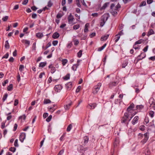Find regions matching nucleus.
<instances>
[{"label": "nucleus", "instance_id": "1", "mask_svg": "<svg viewBox=\"0 0 155 155\" xmlns=\"http://www.w3.org/2000/svg\"><path fill=\"white\" fill-rule=\"evenodd\" d=\"M136 109V107H134V104L133 103L131 104L128 107L127 109V112L125 113V115L126 116L128 115L134 116L137 112Z\"/></svg>", "mask_w": 155, "mask_h": 155}, {"label": "nucleus", "instance_id": "2", "mask_svg": "<svg viewBox=\"0 0 155 155\" xmlns=\"http://www.w3.org/2000/svg\"><path fill=\"white\" fill-rule=\"evenodd\" d=\"M120 7V6L119 4H117L115 6L114 4H112L111 5V14L114 15H116L117 13V11L118 9Z\"/></svg>", "mask_w": 155, "mask_h": 155}, {"label": "nucleus", "instance_id": "3", "mask_svg": "<svg viewBox=\"0 0 155 155\" xmlns=\"http://www.w3.org/2000/svg\"><path fill=\"white\" fill-rule=\"evenodd\" d=\"M133 117H122L121 120V122L122 124H124L126 125H127L129 122L131 120Z\"/></svg>", "mask_w": 155, "mask_h": 155}, {"label": "nucleus", "instance_id": "4", "mask_svg": "<svg viewBox=\"0 0 155 155\" xmlns=\"http://www.w3.org/2000/svg\"><path fill=\"white\" fill-rule=\"evenodd\" d=\"M88 149L87 148H84L82 145H80L78 148V151L82 153L81 155H84V151Z\"/></svg>", "mask_w": 155, "mask_h": 155}, {"label": "nucleus", "instance_id": "5", "mask_svg": "<svg viewBox=\"0 0 155 155\" xmlns=\"http://www.w3.org/2000/svg\"><path fill=\"white\" fill-rule=\"evenodd\" d=\"M101 84L98 83L97 85L95 86L93 90V93L94 94H97L99 91L101 86Z\"/></svg>", "mask_w": 155, "mask_h": 155}, {"label": "nucleus", "instance_id": "6", "mask_svg": "<svg viewBox=\"0 0 155 155\" xmlns=\"http://www.w3.org/2000/svg\"><path fill=\"white\" fill-rule=\"evenodd\" d=\"M63 88L62 86L60 84L56 85L54 87V90L56 92H60Z\"/></svg>", "mask_w": 155, "mask_h": 155}, {"label": "nucleus", "instance_id": "7", "mask_svg": "<svg viewBox=\"0 0 155 155\" xmlns=\"http://www.w3.org/2000/svg\"><path fill=\"white\" fill-rule=\"evenodd\" d=\"M149 103L150 104V107L155 110V101L153 98H150L149 100Z\"/></svg>", "mask_w": 155, "mask_h": 155}, {"label": "nucleus", "instance_id": "8", "mask_svg": "<svg viewBox=\"0 0 155 155\" xmlns=\"http://www.w3.org/2000/svg\"><path fill=\"white\" fill-rule=\"evenodd\" d=\"M148 134L149 133H146L144 134V138L141 141V143H142V144H144L148 140L149 138Z\"/></svg>", "mask_w": 155, "mask_h": 155}, {"label": "nucleus", "instance_id": "9", "mask_svg": "<svg viewBox=\"0 0 155 155\" xmlns=\"http://www.w3.org/2000/svg\"><path fill=\"white\" fill-rule=\"evenodd\" d=\"M84 141L81 142L82 145L85 146L87 143L89 141V138L87 136H85L83 138Z\"/></svg>", "mask_w": 155, "mask_h": 155}, {"label": "nucleus", "instance_id": "10", "mask_svg": "<svg viewBox=\"0 0 155 155\" xmlns=\"http://www.w3.org/2000/svg\"><path fill=\"white\" fill-rule=\"evenodd\" d=\"M119 144V138L118 137H116L114 140V148L118 146Z\"/></svg>", "mask_w": 155, "mask_h": 155}, {"label": "nucleus", "instance_id": "11", "mask_svg": "<svg viewBox=\"0 0 155 155\" xmlns=\"http://www.w3.org/2000/svg\"><path fill=\"white\" fill-rule=\"evenodd\" d=\"M26 134L25 133H21L19 137V140L21 142H23L24 140L25 139Z\"/></svg>", "mask_w": 155, "mask_h": 155}, {"label": "nucleus", "instance_id": "12", "mask_svg": "<svg viewBox=\"0 0 155 155\" xmlns=\"http://www.w3.org/2000/svg\"><path fill=\"white\" fill-rule=\"evenodd\" d=\"M68 22L70 24H73L74 23H73L74 18L70 14L68 18Z\"/></svg>", "mask_w": 155, "mask_h": 155}, {"label": "nucleus", "instance_id": "13", "mask_svg": "<svg viewBox=\"0 0 155 155\" xmlns=\"http://www.w3.org/2000/svg\"><path fill=\"white\" fill-rule=\"evenodd\" d=\"M96 106V104L95 103L90 104L87 106V107L91 109H94Z\"/></svg>", "mask_w": 155, "mask_h": 155}, {"label": "nucleus", "instance_id": "14", "mask_svg": "<svg viewBox=\"0 0 155 155\" xmlns=\"http://www.w3.org/2000/svg\"><path fill=\"white\" fill-rule=\"evenodd\" d=\"M36 36L37 38L41 39L43 37L44 35L41 32H38L36 34Z\"/></svg>", "mask_w": 155, "mask_h": 155}, {"label": "nucleus", "instance_id": "15", "mask_svg": "<svg viewBox=\"0 0 155 155\" xmlns=\"http://www.w3.org/2000/svg\"><path fill=\"white\" fill-rule=\"evenodd\" d=\"M48 68L51 69V71L52 73H54L56 69L53 66L52 64L49 65Z\"/></svg>", "mask_w": 155, "mask_h": 155}, {"label": "nucleus", "instance_id": "16", "mask_svg": "<svg viewBox=\"0 0 155 155\" xmlns=\"http://www.w3.org/2000/svg\"><path fill=\"white\" fill-rule=\"evenodd\" d=\"M72 104L71 102L70 103L65 105L64 106V109L66 110H68L70 108Z\"/></svg>", "mask_w": 155, "mask_h": 155}, {"label": "nucleus", "instance_id": "17", "mask_svg": "<svg viewBox=\"0 0 155 155\" xmlns=\"http://www.w3.org/2000/svg\"><path fill=\"white\" fill-rule=\"evenodd\" d=\"M145 155H150V152L148 148H147L145 149L144 151Z\"/></svg>", "mask_w": 155, "mask_h": 155}, {"label": "nucleus", "instance_id": "18", "mask_svg": "<svg viewBox=\"0 0 155 155\" xmlns=\"http://www.w3.org/2000/svg\"><path fill=\"white\" fill-rule=\"evenodd\" d=\"M109 35H106L104 36H102L101 39V41H104L106 40L107 39V38H108L109 37Z\"/></svg>", "mask_w": 155, "mask_h": 155}, {"label": "nucleus", "instance_id": "19", "mask_svg": "<svg viewBox=\"0 0 155 155\" xmlns=\"http://www.w3.org/2000/svg\"><path fill=\"white\" fill-rule=\"evenodd\" d=\"M139 117H135L132 121V124L134 125L136 124L139 119Z\"/></svg>", "mask_w": 155, "mask_h": 155}, {"label": "nucleus", "instance_id": "20", "mask_svg": "<svg viewBox=\"0 0 155 155\" xmlns=\"http://www.w3.org/2000/svg\"><path fill=\"white\" fill-rule=\"evenodd\" d=\"M22 42L23 43L25 44L27 46H29L30 43V41L27 40H22Z\"/></svg>", "mask_w": 155, "mask_h": 155}, {"label": "nucleus", "instance_id": "21", "mask_svg": "<svg viewBox=\"0 0 155 155\" xmlns=\"http://www.w3.org/2000/svg\"><path fill=\"white\" fill-rule=\"evenodd\" d=\"M89 26V24L87 23L85 25L84 31L85 32H87L88 31V28Z\"/></svg>", "mask_w": 155, "mask_h": 155}, {"label": "nucleus", "instance_id": "22", "mask_svg": "<svg viewBox=\"0 0 155 155\" xmlns=\"http://www.w3.org/2000/svg\"><path fill=\"white\" fill-rule=\"evenodd\" d=\"M59 36V35L58 33L55 32L52 35V37L54 38H58Z\"/></svg>", "mask_w": 155, "mask_h": 155}, {"label": "nucleus", "instance_id": "23", "mask_svg": "<svg viewBox=\"0 0 155 155\" xmlns=\"http://www.w3.org/2000/svg\"><path fill=\"white\" fill-rule=\"evenodd\" d=\"M149 121V118L148 117H145L144 120V124L147 126V124Z\"/></svg>", "mask_w": 155, "mask_h": 155}, {"label": "nucleus", "instance_id": "24", "mask_svg": "<svg viewBox=\"0 0 155 155\" xmlns=\"http://www.w3.org/2000/svg\"><path fill=\"white\" fill-rule=\"evenodd\" d=\"M47 64L46 62H41L39 64V67H43L45 66Z\"/></svg>", "mask_w": 155, "mask_h": 155}, {"label": "nucleus", "instance_id": "25", "mask_svg": "<svg viewBox=\"0 0 155 155\" xmlns=\"http://www.w3.org/2000/svg\"><path fill=\"white\" fill-rule=\"evenodd\" d=\"M144 41V40L142 39H140L138 41H136L135 42V44L136 45L138 44H140L142 43Z\"/></svg>", "mask_w": 155, "mask_h": 155}, {"label": "nucleus", "instance_id": "26", "mask_svg": "<svg viewBox=\"0 0 155 155\" xmlns=\"http://www.w3.org/2000/svg\"><path fill=\"white\" fill-rule=\"evenodd\" d=\"M72 125L71 124H70L68 127L67 129V132L70 131L71 129L72 128Z\"/></svg>", "mask_w": 155, "mask_h": 155}, {"label": "nucleus", "instance_id": "27", "mask_svg": "<svg viewBox=\"0 0 155 155\" xmlns=\"http://www.w3.org/2000/svg\"><path fill=\"white\" fill-rule=\"evenodd\" d=\"M13 85L12 84H10L7 87V90L8 91H11L12 90Z\"/></svg>", "mask_w": 155, "mask_h": 155}, {"label": "nucleus", "instance_id": "28", "mask_svg": "<svg viewBox=\"0 0 155 155\" xmlns=\"http://www.w3.org/2000/svg\"><path fill=\"white\" fill-rule=\"evenodd\" d=\"M106 46V44H105L102 46L98 48V51H101L103 50L104 48H105V47Z\"/></svg>", "mask_w": 155, "mask_h": 155}, {"label": "nucleus", "instance_id": "29", "mask_svg": "<svg viewBox=\"0 0 155 155\" xmlns=\"http://www.w3.org/2000/svg\"><path fill=\"white\" fill-rule=\"evenodd\" d=\"M24 68V67L23 65L21 64L19 65V69L20 71H22L23 70Z\"/></svg>", "mask_w": 155, "mask_h": 155}, {"label": "nucleus", "instance_id": "30", "mask_svg": "<svg viewBox=\"0 0 155 155\" xmlns=\"http://www.w3.org/2000/svg\"><path fill=\"white\" fill-rule=\"evenodd\" d=\"M143 108V106L142 105H137L136 107V109L137 110H140L142 109Z\"/></svg>", "mask_w": 155, "mask_h": 155}, {"label": "nucleus", "instance_id": "31", "mask_svg": "<svg viewBox=\"0 0 155 155\" xmlns=\"http://www.w3.org/2000/svg\"><path fill=\"white\" fill-rule=\"evenodd\" d=\"M51 102V101L48 99H45L44 100V104H47L49 103H50Z\"/></svg>", "mask_w": 155, "mask_h": 155}, {"label": "nucleus", "instance_id": "32", "mask_svg": "<svg viewBox=\"0 0 155 155\" xmlns=\"http://www.w3.org/2000/svg\"><path fill=\"white\" fill-rule=\"evenodd\" d=\"M6 120H5V121H3V122L2 123V125L1 126V128L2 129H3L5 127V123L6 122Z\"/></svg>", "mask_w": 155, "mask_h": 155}, {"label": "nucleus", "instance_id": "33", "mask_svg": "<svg viewBox=\"0 0 155 155\" xmlns=\"http://www.w3.org/2000/svg\"><path fill=\"white\" fill-rule=\"evenodd\" d=\"M62 64L64 65H65V64L67 62L68 60L66 59H63L62 60Z\"/></svg>", "mask_w": 155, "mask_h": 155}, {"label": "nucleus", "instance_id": "34", "mask_svg": "<svg viewBox=\"0 0 155 155\" xmlns=\"http://www.w3.org/2000/svg\"><path fill=\"white\" fill-rule=\"evenodd\" d=\"M16 150V148L14 147H11L9 149L10 151L13 152H14Z\"/></svg>", "mask_w": 155, "mask_h": 155}, {"label": "nucleus", "instance_id": "35", "mask_svg": "<svg viewBox=\"0 0 155 155\" xmlns=\"http://www.w3.org/2000/svg\"><path fill=\"white\" fill-rule=\"evenodd\" d=\"M8 16H5V17H4L2 18V20L4 21H7V20L8 19Z\"/></svg>", "mask_w": 155, "mask_h": 155}, {"label": "nucleus", "instance_id": "36", "mask_svg": "<svg viewBox=\"0 0 155 155\" xmlns=\"http://www.w3.org/2000/svg\"><path fill=\"white\" fill-rule=\"evenodd\" d=\"M139 129L143 131L145 129V126L144 125H142L140 127Z\"/></svg>", "mask_w": 155, "mask_h": 155}, {"label": "nucleus", "instance_id": "37", "mask_svg": "<svg viewBox=\"0 0 155 155\" xmlns=\"http://www.w3.org/2000/svg\"><path fill=\"white\" fill-rule=\"evenodd\" d=\"M108 3H105L104 5L101 8V10H102L105 8L108 5Z\"/></svg>", "mask_w": 155, "mask_h": 155}, {"label": "nucleus", "instance_id": "38", "mask_svg": "<svg viewBox=\"0 0 155 155\" xmlns=\"http://www.w3.org/2000/svg\"><path fill=\"white\" fill-rule=\"evenodd\" d=\"M82 55V51L81 50L77 54L78 57L80 58L81 57Z\"/></svg>", "mask_w": 155, "mask_h": 155}, {"label": "nucleus", "instance_id": "39", "mask_svg": "<svg viewBox=\"0 0 155 155\" xmlns=\"http://www.w3.org/2000/svg\"><path fill=\"white\" fill-rule=\"evenodd\" d=\"M8 96V94H5L3 96V97L2 98V100L3 101H4L7 98V97Z\"/></svg>", "mask_w": 155, "mask_h": 155}, {"label": "nucleus", "instance_id": "40", "mask_svg": "<svg viewBox=\"0 0 155 155\" xmlns=\"http://www.w3.org/2000/svg\"><path fill=\"white\" fill-rule=\"evenodd\" d=\"M80 27L79 25H76L73 26V29H77Z\"/></svg>", "mask_w": 155, "mask_h": 155}, {"label": "nucleus", "instance_id": "41", "mask_svg": "<svg viewBox=\"0 0 155 155\" xmlns=\"http://www.w3.org/2000/svg\"><path fill=\"white\" fill-rule=\"evenodd\" d=\"M5 47L7 48H9V45L8 41H5Z\"/></svg>", "mask_w": 155, "mask_h": 155}, {"label": "nucleus", "instance_id": "42", "mask_svg": "<svg viewBox=\"0 0 155 155\" xmlns=\"http://www.w3.org/2000/svg\"><path fill=\"white\" fill-rule=\"evenodd\" d=\"M143 137V134H142L141 133H139L138 135V139H141Z\"/></svg>", "mask_w": 155, "mask_h": 155}, {"label": "nucleus", "instance_id": "43", "mask_svg": "<svg viewBox=\"0 0 155 155\" xmlns=\"http://www.w3.org/2000/svg\"><path fill=\"white\" fill-rule=\"evenodd\" d=\"M64 152V149H62L61 150H60L57 155H62Z\"/></svg>", "mask_w": 155, "mask_h": 155}, {"label": "nucleus", "instance_id": "44", "mask_svg": "<svg viewBox=\"0 0 155 155\" xmlns=\"http://www.w3.org/2000/svg\"><path fill=\"white\" fill-rule=\"evenodd\" d=\"M18 139H16L14 142V146L15 147H18Z\"/></svg>", "mask_w": 155, "mask_h": 155}, {"label": "nucleus", "instance_id": "45", "mask_svg": "<svg viewBox=\"0 0 155 155\" xmlns=\"http://www.w3.org/2000/svg\"><path fill=\"white\" fill-rule=\"evenodd\" d=\"M63 78L65 80H67L69 78V75L67 74L66 76L64 77Z\"/></svg>", "mask_w": 155, "mask_h": 155}, {"label": "nucleus", "instance_id": "46", "mask_svg": "<svg viewBox=\"0 0 155 155\" xmlns=\"http://www.w3.org/2000/svg\"><path fill=\"white\" fill-rule=\"evenodd\" d=\"M81 86H78L76 90V92L78 93V92H79V91H80V90H81Z\"/></svg>", "mask_w": 155, "mask_h": 155}, {"label": "nucleus", "instance_id": "47", "mask_svg": "<svg viewBox=\"0 0 155 155\" xmlns=\"http://www.w3.org/2000/svg\"><path fill=\"white\" fill-rule=\"evenodd\" d=\"M17 78L18 81L19 82L21 80V78L20 77V74L19 73H18V75L17 76Z\"/></svg>", "mask_w": 155, "mask_h": 155}, {"label": "nucleus", "instance_id": "48", "mask_svg": "<svg viewBox=\"0 0 155 155\" xmlns=\"http://www.w3.org/2000/svg\"><path fill=\"white\" fill-rule=\"evenodd\" d=\"M142 56V58H140V59H141L143 58H144L146 56V54L144 53H142L138 57H139L140 56Z\"/></svg>", "mask_w": 155, "mask_h": 155}, {"label": "nucleus", "instance_id": "49", "mask_svg": "<svg viewBox=\"0 0 155 155\" xmlns=\"http://www.w3.org/2000/svg\"><path fill=\"white\" fill-rule=\"evenodd\" d=\"M58 42L57 41H54L52 42V44L54 46L57 45L58 44Z\"/></svg>", "mask_w": 155, "mask_h": 155}, {"label": "nucleus", "instance_id": "50", "mask_svg": "<svg viewBox=\"0 0 155 155\" xmlns=\"http://www.w3.org/2000/svg\"><path fill=\"white\" fill-rule=\"evenodd\" d=\"M17 127H18L17 124H15L14 126L13 130L14 131H15L16 130L17 128Z\"/></svg>", "mask_w": 155, "mask_h": 155}, {"label": "nucleus", "instance_id": "51", "mask_svg": "<svg viewBox=\"0 0 155 155\" xmlns=\"http://www.w3.org/2000/svg\"><path fill=\"white\" fill-rule=\"evenodd\" d=\"M45 75V73L44 72H42L41 73H40V74L39 75V78H42L43 77V76L44 75Z\"/></svg>", "mask_w": 155, "mask_h": 155}, {"label": "nucleus", "instance_id": "52", "mask_svg": "<svg viewBox=\"0 0 155 155\" xmlns=\"http://www.w3.org/2000/svg\"><path fill=\"white\" fill-rule=\"evenodd\" d=\"M149 114L150 116H153L154 114V112L152 111H150L149 112Z\"/></svg>", "mask_w": 155, "mask_h": 155}, {"label": "nucleus", "instance_id": "53", "mask_svg": "<svg viewBox=\"0 0 155 155\" xmlns=\"http://www.w3.org/2000/svg\"><path fill=\"white\" fill-rule=\"evenodd\" d=\"M18 100L17 99H15V100L14 105L15 106H16L18 104Z\"/></svg>", "mask_w": 155, "mask_h": 155}, {"label": "nucleus", "instance_id": "54", "mask_svg": "<svg viewBox=\"0 0 155 155\" xmlns=\"http://www.w3.org/2000/svg\"><path fill=\"white\" fill-rule=\"evenodd\" d=\"M148 48V45H147V46H146V47H145L143 49V51L144 52H146L147 51Z\"/></svg>", "mask_w": 155, "mask_h": 155}, {"label": "nucleus", "instance_id": "55", "mask_svg": "<svg viewBox=\"0 0 155 155\" xmlns=\"http://www.w3.org/2000/svg\"><path fill=\"white\" fill-rule=\"evenodd\" d=\"M154 33V31L152 29H151L150 30V31L148 32V34L150 35H152Z\"/></svg>", "mask_w": 155, "mask_h": 155}, {"label": "nucleus", "instance_id": "56", "mask_svg": "<svg viewBox=\"0 0 155 155\" xmlns=\"http://www.w3.org/2000/svg\"><path fill=\"white\" fill-rule=\"evenodd\" d=\"M52 117H48L46 119V120L47 122H49L51 119Z\"/></svg>", "mask_w": 155, "mask_h": 155}, {"label": "nucleus", "instance_id": "57", "mask_svg": "<svg viewBox=\"0 0 155 155\" xmlns=\"http://www.w3.org/2000/svg\"><path fill=\"white\" fill-rule=\"evenodd\" d=\"M8 82V81L7 80H5L4 82L2 83V85L3 86H5V84Z\"/></svg>", "mask_w": 155, "mask_h": 155}, {"label": "nucleus", "instance_id": "58", "mask_svg": "<svg viewBox=\"0 0 155 155\" xmlns=\"http://www.w3.org/2000/svg\"><path fill=\"white\" fill-rule=\"evenodd\" d=\"M74 44L75 45H78L79 43V41L77 40H74Z\"/></svg>", "mask_w": 155, "mask_h": 155}, {"label": "nucleus", "instance_id": "59", "mask_svg": "<svg viewBox=\"0 0 155 155\" xmlns=\"http://www.w3.org/2000/svg\"><path fill=\"white\" fill-rule=\"evenodd\" d=\"M52 78L51 77H50L48 79V81H47V82L48 83H50L52 81Z\"/></svg>", "mask_w": 155, "mask_h": 155}, {"label": "nucleus", "instance_id": "60", "mask_svg": "<svg viewBox=\"0 0 155 155\" xmlns=\"http://www.w3.org/2000/svg\"><path fill=\"white\" fill-rule=\"evenodd\" d=\"M146 5V2L145 1H143L142 2L140 5V6H144Z\"/></svg>", "mask_w": 155, "mask_h": 155}, {"label": "nucleus", "instance_id": "61", "mask_svg": "<svg viewBox=\"0 0 155 155\" xmlns=\"http://www.w3.org/2000/svg\"><path fill=\"white\" fill-rule=\"evenodd\" d=\"M95 35L96 34L95 33H92L90 35V36L91 38H92L95 36Z\"/></svg>", "mask_w": 155, "mask_h": 155}, {"label": "nucleus", "instance_id": "62", "mask_svg": "<svg viewBox=\"0 0 155 155\" xmlns=\"http://www.w3.org/2000/svg\"><path fill=\"white\" fill-rule=\"evenodd\" d=\"M65 137V135L63 134L61 137L60 138V141H63L64 140V138Z\"/></svg>", "mask_w": 155, "mask_h": 155}, {"label": "nucleus", "instance_id": "63", "mask_svg": "<svg viewBox=\"0 0 155 155\" xmlns=\"http://www.w3.org/2000/svg\"><path fill=\"white\" fill-rule=\"evenodd\" d=\"M8 54L7 53L2 58H7L8 57Z\"/></svg>", "mask_w": 155, "mask_h": 155}, {"label": "nucleus", "instance_id": "64", "mask_svg": "<svg viewBox=\"0 0 155 155\" xmlns=\"http://www.w3.org/2000/svg\"><path fill=\"white\" fill-rule=\"evenodd\" d=\"M149 59L152 61H153L155 59V56L150 57L149 58Z\"/></svg>", "mask_w": 155, "mask_h": 155}]
</instances>
